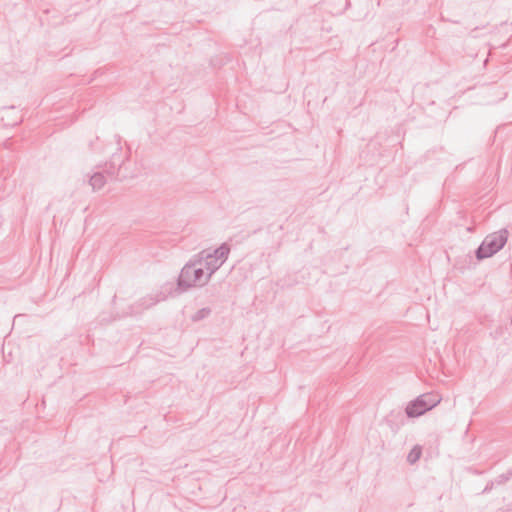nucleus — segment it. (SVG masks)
I'll return each mask as SVG.
<instances>
[{
	"label": "nucleus",
	"instance_id": "7ed1b4c3",
	"mask_svg": "<svg viewBox=\"0 0 512 512\" xmlns=\"http://www.w3.org/2000/svg\"><path fill=\"white\" fill-rule=\"evenodd\" d=\"M229 254V248L226 246H221L216 249L213 253L202 252L200 265H204L207 270L212 273L215 269H217L222 263L226 260Z\"/></svg>",
	"mask_w": 512,
	"mask_h": 512
},
{
	"label": "nucleus",
	"instance_id": "f03ea898",
	"mask_svg": "<svg viewBox=\"0 0 512 512\" xmlns=\"http://www.w3.org/2000/svg\"><path fill=\"white\" fill-rule=\"evenodd\" d=\"M439 403V398L430 394L421 395L411 401L406 407L408 417L414 418L423 415Z\"/></svg>",
	"mask_w": 512,
	"mask_h": 512
},
{
	"label": "nucleus",
	"instance_id": "20e7f679",
	"mask_svg": "<svg viewBox=\"0 0 512 512\" xmlns=\"http://www.w3.org/2000/svg\"><path fill=\"white\" fill-rule=\"evenodd\" d=\"M203 277V270L194 266H186L180 275V284L186 287L196 285Z\"/></svg>",
	"mask_w": 512,
	"mask_h": 512
},
{
	"label": "nucleus",
	"instance_id": "39448f33",
	"mask_svg": "<svg viewBox=\"0 0 512 512\" xmlns=\"http://www.w3.org/2000/svg\"><path fill=\"white\" fill-rule=\"evenodd\" d=\"M421 451L419 448H414L411 450V452L408 455V459L410 462H415L420 458Z\"/></svg>",
	"mask_w": 512,
	"mask_h": 512
},
{
	"label": "nucleus",
	"instance_id": "f257e3e1",
	"mask_svg": "<svg viewBox=\"0 0 512 512\" xmlns=\"http://www.w3.org/2000/svg\"><path fill=\"white\" fill-rule=\"evenodd\" d=\"M507 238L508 232L505 230L487 236L478 249L477 257L482 259L492 256L504 246Z\"/></svg>",
	"mask_w": 512,
	"mask_h": 512
}]
</instances>
